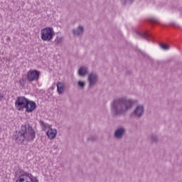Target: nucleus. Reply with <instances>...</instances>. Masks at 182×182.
I'll use <instances>...</instances> for the list:
<instances>
[{
  "label": "nucleus",
  "mask_w": 182,
  "mask_h": 182,
  "mask_svg": "<svg viewBox=\"0 0 182 182\" xmlns=\"http://www.w3.org/2000/svg\"><path fill=\"white\" fill-rule=\"evenodd\" d=\"M136 34L139 36V38H144V39H154L153 35H151L149 31L144 32L136 31Z\"/></svg>",
  "instance_id": "nucleus-11"
},
{
  "label": "nucleus",
  "mask_w": 182,
  "mask_h": 182,
  "mask_svg": "<svg viewBox=\"0 0 182 182\" xmlns=\"http://www.w3.org/2000/svg\"><path fill=\"white\" fill-rule=\"evenodd\" d=\"M77 86L78 87H80V89H85V86H86V82L79 80L77 82Z\"/></svg>",
  "instance_id": "nucleus-17"
},
{
  "label": "nucleus",
  "mask_w": 182,
  "mask_h": 182,
  "mask_svg": "<svg viewBox=\"0 0 182 182\" xmlns=\"http://www.w3.org/2000/svg\"><path fill=\"white\" fill-rule=\"evenodd\" d=\"M125 133H126V129H124V127H121L115 130L114 136L115 139H123V136H124Z\"/></svg>",
  "instance_id": "nucleus-10"
},
{
  "label": "nucleus",
  "mask_w": 182,
  "mask_h": 182,
  "mask_svg": "<svg viewBox=\"0 0 182 182\" xmlns=\"http://www.w3.org/2000/svg\"><path fill=\"white\" fill-rule=\"evenodd\" d=\"M19 83L22 85V86H25V85H26V80L22 79L19 80Z\"/></svg>",
  "instance_id": "nucleus-23"
},
{
  "label": "nucleus",
  "mask_w": 182,
  "mask_h": 182,
  "mask_svg": "<svg viewBox=\"0 0 182 182\" xmlns=\"http://www.w3.org/2000/svg\"><path fill=\"white\" fill-rule=\"evenodd\" d=\"M62 37H56V38L55 39V43H57V45H59L60 43H62Z\"/></svg>",
  "instance_id": "nucleus-21"
},
{
  "label": "nucleus",
  "mask_w": 182,
  "mask_h": 182,
  "mask_svg": "<svg viewBox=\"0 0 182 182\" xmlns=\"http://www.w3.org/2000/svg\"><path fill=\"white\" fill-rule=\"evenodd\" d=\"M19 174L20 176L16 182H39L36 176H33L32 173L22 169L19 171Z\"/></svg>",
  "instance_id": "nucleus-4"
},
{
  "label": "nucleus",
  "mask_w": 182,
  "mask_h": 182,
  "mask_svg": "<svg viewBox=\"0 0 182 182\" xmlns=\"http://www.w3.org/2000/svg\"><path fill=\"white\" fill-rule=\"evenodd\" d=\"M151 143L157 144L159 143V136L154 134H151Z\"/></svg>",
  "instance_id": "nucleus-16"
},
{
  "label": "nucleus",
  "mask_w": 182,
  "mask_h": 182,
  "mask_svg": "<svg viewBox=\"0 0 182 182\" xmlns=\"http://www.w3.org/2000/svg\"><path fill=\"white\" fill-rule=\"evenodd\" d=\"M39 124L41 127L42 132H46V127H48V124L45 123L42 119L39 120Z\"/></svg>",
  "instance_id": "nucleus-15"
},
{
  "label": "nucleus",
  "mask_w": 182,
  "mask_h": 182,
  "mask_svg": "<svg viewBox=\"0 0 182 182\" xmlns=\"http://www.w3.org/2000/svg\"><path fill=\"white\" fill-rule=\"evenodd\" d=\"M160 46H161V49H164V50H168L170 49L169 45H166L163 43H160Z\"/></svg>",
  "instance_id": "nucleus-19"
},
{
  "label": "nucleus",
  "mask_w": 182,
  "mask_h": 182,
  "mask_svg": "<svg viewBox=\"0 0 182 182\" xmlns=\"http://www.w3.org/2000/svg\"><path fill=\"white\" fill-rule=\"evenodd\" d=\"M148 22L150 23V25H156L159 23V21L156 18H151L148 21Z\"/></svg>",
  "instance_id": "nucleus-20"
},
{
  "label": "nucleus",
  "mask_w": 182,
  "mask_h": 182,
  "mask_svg": "<svg viewBox=\"0 0 182 182\" xmlns=\"http://www.w3.org/2000/svg\"><path fill=\"white\" fill-rule=\"evenodd\" d=\"M122 5H132V4H133V2H134V0H122L121 1Z\"/></svg>",
  "instance_id": "nucleus-18"
},
{
  "label": "nucleus",
  "mask_w": 182,
  "mask_h": 182,
  "mask_svg": "<svg viewBox=\"0 0 182 182\" xmlns=\"http://www.w3.org/2000/svg\"><path fill=\"white\" fill-rule=\"evenodd\" d=\"M41 39L44 42H50L55 36V31L53 27H46L41 30Z\"/></svg>",
  "instance_id": "nucleus-5"
},
{
  "label": "nucleus",
  "mask_w": 182,
  "mask_h": 182,
  "mask_svg": "<svg viewBox=\"0 0 182 182\" xmlns=\"http://www.w3.org/2000/svg\"><path fill=\"white\" fill-rule=\"evenodd\" d=\"M87 82H89L88 87H93L97 82H99V75L96 73L88 74Z\"/></svg>",
  "instance_id": "nucleus-7"
},
{
  "label": "nucleus",
  "mask_w": 182,
  "mask_h": 182,
  "mask_svg": "<svg viewBox=\"0 0 182 182\" xmlns=\"http://www.w3.org/2000/svg\"><path fill=\"white\" fill-rule=\"evenodd\" d=\"M35 137H36V132L29 123H25L24 125H21L20 129L16 131L12 136V139L16 144H23L26 140L27 141H33Z\"/></svg>",
  "instance_id": "nucleus-2"
},
{
  "label": "nucleus",
  "mask_w": 182,
  "mask_h": 182,
  "mask_svg": "<svg viewBox=\"0 0 182 182\" xmlns=\"http://www.w3.org/2000/svg\"><path fill=\"white\" fill-rule=\"evenodd\" d=\"M77 75L80 77H85L89 75V68L86 65L81 66L77 70Z\"/></svg>",
  "instance_id": "nucleus-9"
},
{
  "label": "nucleus",
  "mask_w": 182,
  "mask_h": 182,
  "mask_svg": "<svg viewBox=\"0 0 182 182\" xmlns=\"http://www.w3.org/2000/svg\"><path fill=\"white\" fill-rule=\"evenodd\" d=\"M140 52H141L142 56H144V58H146V56H147V55H146V53H144V52H141V51H140Z\"/></svg>",
  "instance_id": "nucleus-27"
},
{
  "label": "nucleus",
  "mask_w": 182,
  "mask_h": 182,
  "mask_svg": "<svg viewBox=\"0 0 182 182\" xmlns=\"http://www.w3.org/2000/svg\"><path fill=\"white\" fill-rule=\"evenodd\" d=\"M132 114H134V116H135V117L137 119H141V117H143V115L144 114V105H137L135 109L133 111Z\"/></svg>",
  "instance_id": "nucleus-8"
},
{
  "label": "nucleus",
  "mask_w": 182,
  "mask_h": 182,
  "mask_svg": "<svg viewBox=\"0 0 182 182\" xmlns=\"http://www.w3.org/2000/svg\"><path fill=\"white\" fill-rule=\"evenodd\" d=\"M52 149L53 150H58V146L57 145H54V146H53Z\"/></svg>",
  "instance_id": "nucleus-25"
},
{
  "label": "nucleus",
  "mask_w": 182,
  "mask_h": 182,
  "mask_svg": "<svg viewBox=\"0 0 182 182\" xmlns=\"http://www.w3.org/2000/svg\"><path fill=\"white\" fill-rule=\"evenodd\" d=\"M134 103H136V100L127 98V97L115 98L111 103V112L113 117L124 116L129 110H131Z\"/></svg>",
  "instance_id": "nucleus-1"
},
{
  "label": "nucleus",
  "mask_w": 182,
  "mask_h": 182,
  "mask_svg": "<svg viewBox=\"0 0 182 182\" xmlns=\"http://www.w3.org/2000/svg\"><path fill=\"white\" fill-rule=\"evenodd\" d=\"M85 32V28L83 26H79L76 29L73 30V35L75 36H82Z\"/></svg>",
  "instance_id": "nucleus-12"
},
{
  "label": "nucleus",
  "mask_w": 182,
  "mask_h": 182,
  "mask_svg": "<svg viewBox=\"0 0 182 182\" xmlns=\"http://www.w3.org/2000/svg\"><path fill=\"white\" fill-rule=\"evenodd\" d=\"M15 107L19 112H23L26 109L27 113H32L38 106L36 102L34 101L30 100L28 98L21 96L17 97L15 102Z\"/></svg>",
  "instance_id": "nucleus-3"
},
{
  "label": "nucleus",
  "mask_w": 182,
  "mask_h": 182,
  "mask_svg": "<svg viewBox=\"0 0 182 182\" xmlns=\"http://www.w3.org/2000/svg\"><path fill=\"white\" fill-rule=\"evenodd\" d=\"M57 134H58V131L53 129H50L46 132V135L48 136V139H50V140H53V139L56 137Z\"/></svg>",
  "instance_id": "nucleus-13"
},
{
  "label": "nucleus",
  "mask_w": 182,
  "mask_h": 182,
  "mask_svg": "<svg viewBox=\"0 0 182 182\" xmlns=\"http://www.w3.org/2000/svg\"><path fill=\"white\" fill-rule=\"evenodd\" d=\"M96 139H97V137L96 136H92L89 137L87 139V140L89 141H95Z\"/></svg>",
  "instance_id": "nucleus-22"
},
{
  "label": "nucleus",
  "mask_w": 182,
  "mask_h": 182,
  "mask_svg": "<svg viewBox=\"0 0 182 182\" xmlns=\"http://www.w3.org/2000/svg\"><path fill=\"white\" fill-rule=\"evenodd\" d=\"M57 92L58 95H62L65 92V85L63 83L58 82L57 83Z\"/></svg>",
  "instance_id": "nucleus-14"
},
{
  "label": "nucleus",
  "mask_w": 182,
  "mask_h": 182,
  "mask_svg": "<svg viewBox=\"0 0 182 182\" xmlns=\"http://www.w3.org/2000/svg\"><path fill=\"white\" fill-rule=\"evenodd\" d=\"M39 77H41V71L38 70H30L26 73V80H28L29 83L38 82Z\"/></svg>",
  "instance_id": "nucleus-6"
},
{
  "label": "nucleus",
  "mask_w": 182,
  "mask_h": 182,
  "mask_svg": "<svg viewBox=\"0 0 182 182\" xmlns=\"http://www.w3.org/2000/svg\"><path fill=\"white\" fill-rule=\"evenodd\" d=\"M4 99V94L0 93V102Z\"/></svg>",
  "instance_id": "nucleus-24"
},
{
  "label": "nucleus",
  "mask_w": 182,
  "mask_h": 182,
  "mask_svg": "<svg viewBox=\"0 0 182 182\" xmlns=\"http://www.w3.org/2000/svg\"><path fill=\"white\" fill-rule=\"evenodd\" d=\"M126 75H132V71L131 70H127L126 71Z\"/></svg>",
  "instance_id": "nucleus-26"
}]
</instances>
